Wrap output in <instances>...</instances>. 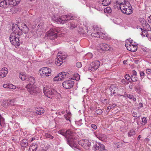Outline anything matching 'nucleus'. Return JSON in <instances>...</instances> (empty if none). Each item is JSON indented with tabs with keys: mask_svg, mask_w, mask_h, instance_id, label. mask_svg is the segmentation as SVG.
I'll list each match as a JSON object with an SVG mask.
<instances>
[{
	"mask_svg": "<svg viewBox=\"0 0 151 151\" xmlns=\"http://www.w3.org/2000/svg\"><path fill=\"white\" fill-rule=\"evenodd\" d=\"M77 137L76 135L67 137L66 141L68 144L72 148H75L80 150V147L77 144L78 140Z\"/></svg>",
	"mask_w": 151,
	"mask_h": 151,
	"instance_id": "obj_1",
	"label": "nucleus"
},
{
	"mask_svg": "<svg viewBox=\"0 0 151 151\" xmlns=\"http://www.w3.org/2000/svg\"><path fill=\"white\" fill-rule=\"evenodd\" d=\"M74 17L73 16L70 15H65L63 17H56L55 16L52 18V20L55 23L58 24H63L66 23L69 20L73 19Z\"/></svg>",
	"mask_w": 151,
	"mask_h": 151,
	"instance_id": "obj_2",
	"label": "nucleus"
},
{
	"mask_svg": "<svg viewBox=\"0 0 151 151\" xmlns=\"http://www.w3.org/2000/svg\"><path fill=\"white\" fill-rule=\"evenodd\" d=\"M19 38L17 37H16L12 34H11L9 37V40L12 44L14 45L16 48H18L20 44L19 39Z\"/></svg>",
	"mask_w": 151,
	"mask_h": 151,
	"instance_id": "obj_3",
	"label": "nucleus"
},
{
	"mask_svg": "<svg viewBox=\"0 0 151 151\" xmlns=\"http://www.w3.org/2000/svg\"><path fill=\"white\" fill-rule=\"evenodd\" d=\"M139 21L141 23L143 27V28H140L142 32H145L146 31H150V26L145 19L140 18L139 19Z\"/></svg>",
	"mask_w": 151,
	"mask_h": 151,
	"instance_id": "obj_4",
	"label": "nucleus"
},
{
	"mask_svg": "<svg viewBox=\"0 0 151 151\" xmlns=\"http://www.w3.org/2000/svg\"><path fill=\"white\" fill-rule=\"evenodd\" d=\"M119 89V87L116 85L115 84H111L109 87V90L111 92L110 96H112L113 95H114V96H121V95H120L118 92Z\"/></svg>",
	"mask_w": 151,
	"mask_h": 151,
	"instance_id": "obj_5",
	"label": "nucleus"
},
{
	"mask_svg": "<svg viewBox=\"0 0 151 151\" xmlns=\"http://www.w3.org/2000/svg\"><path fill=\"white\" fill-rule=\"evenodd\" d=\"M58 32V30L56 29L52 28L48 32L47 35L51 40H54L57 37V33Z\"/></svg>",
	"mask_w": 151,
	"mask_h": 151,
	"instance_id": "obj_6",
	"label": "nucleus"
},
{
	"mask_svg": "<svg viewBox=\"0 0 151 151\" xmlns=\"http://www.w3.org/2000/svg\"><path fill=\"white\" fill-rule=\"evenodd\" d=\"M54 90L47 87H44L43 89V92L45 95L47 97L51 99L54 96Z\"/></svg>",
	"mask_w": 151,
	"mask_h": 151,
	"instance_id": "obj_7",
	"label": "nucleus"
},
{
	"mask_svg": "<svg viewBox=\"0 0 151 151\" xmlns=\"http://www.w3.org/2000/svg\"><path fill=\"white\" fill-rule=\"evenodd\" d=\"M100 64V63L99 60H95L90 64V66L88 68V70L90 71H94L99 68Z\"/></svg>",
	"mask_w": 151,
	"mask_h": 151,
	"instance_id": "obj_8",
	"label": "nucleus"
},
{
	"mask_svg": "<svg viewBox=\"0 0 151 151\" xmlns=\"http://www.w3.org/2000/svg\"><path fill=\"white\" fill-rule=\"evenodd\" d=\"M12 29L14 33V34H13L14 35V34H15L19 36H20L22 34L21 29L17 24H13L12 27Z\"/></svg>",
	"mask_w": 151,
	"mask_h": 151,
	"instance_id": "obj_9",
	"label": "nucleus"
},
{
	"mask_svg": "<svg viewBox=\"0 0 151 151\" xmlns=\"http://www.w3.org/2000/svg\"><path fill=\"white\" fill-rule=\"evenodd\" d=\"M74 84V82L71 80H67L64 81L62 83V86L64 88L69 89L72 88Z\"/></svg>",
	"mask_w": 151,
	"mask_h": 151,
	"instance_id": "obj_10",
	"label": "nucleus"
},
{
	"mask_svg": "<svg viewBox=\"0 0 151 151\" xmlns=\"http://www.w3.org/2000/svg\"><path fill=\"white\" fill-rule=\"evenodd\" d=\"M98 50L100 52L104 51H107L109 50V47L108 45L105 43H101L97 47Z\"/></svg>",
	"mask_w": 151,
	"mask_h": 151,
	"instance_id": "obj_11",
	"label": "nucleus"
},
{
	"mask_svg": "<svg viewBox=\"0 0 151 151\" xmlns=\"http://www.w3.org/2000/svg\"><path fill=\"white\" fill-rule=\"evenodd\" d=\"M91 35L96 37H101L102 39H105L106 40H109L111 39L109 37H107L105 34L99 32H96L92 33Z\"/></svg>",
	"mask_w": 151,
	"mask_h": 151,
	"instance_id": "obj_12",
	"label": "nucleus"
},
{
	"mask_svg": "<svg viewBox=\"0 0 151 151\" xmlns=\"http://www.w3.org/2000/svg\"><path fill=\"white\" fill-rule=\"evenodd\" d=\"M126 44L125 46L127 49L128 50L134 52H136L137 49V45L132 44H129L128 45V43L127 41H126Z\"/></svg>",
	"mask_w": 151,
	"mask_h": 151,
	"instance_id": "obj_13",
	"label": "nucleus"
},
{
	"mask_svg": "<svg viewBox=\"0 0 151 151\" xmlns=\"http://www.w3.org/2000/svg\"><path fill=\"white\" fill-rule=\"evenodd\" d=\"M93 150L95 151L98 150L102 151L104 150L105 146L100 142H97L96 144L93 146Z\"/></svg>",
	"mask_w": 151,
	"mask_h": 151,
	"instance_id": "obj_14",
	"label": "nucleus"
},
{
	"mask_svg": "<svg viewBox=\"0 0 151 151\" xmlns=\"http://www.w3.org/2000/svg\"><path fill=\"white\" fill-rule=\"evenodd\" d=\"M120 8L123 13L127 14H130L133 12L132 6H129V8H127L126 7L123 8L122 6H120Z\"/></svg>",
	"mask_w": 151,
	"mask_h": 151,
	"instance_id": "obj_15",
	"label": "nucleus"
},
{
	"mask_svg": "<svg viewBox=\"0 0 151 151\" xmlns=\"http://www.w3.org/2000/svg\"><path fill=\"white\" fill-rule=\"evenodd\" d=\"M78 144L81 145H81L85 148L86 146H87V147L86 148V149H89V147L91 146V142H89V141L86 139H84L82 140L81 141H78Z\"/></svg>",
	"mask_w": 151,
	"mask_h": 151,
	"instance_id": "obj_16",
	"label": "nucleus"
},
{
	"mask_svg": "<svg viewBox=\"0 0 151 151\" xmlns=\"http://www.w3.org/2000/svg\"><path fill=\"white\" fill-rule=\"evenodd\" d=\"M96 136L99 139L104 142H105L107 141V137L104 134L99 133L96 135Z\"/></svg>",
	"mask_w": 151,
	"mask_h": 151,
	"instance_id": "obj_17",
	"label": "nucleus"
},
{
	"mask_svg": "<svg viewBox=\"0 0 151 151\" xmlns=\"http://www.w3.org/2000/svg\"><path fill=\"white\" fill-rule=\"evenodd\" d=\"M69 73L64 72H60L58 74V76L59 77L60 80H63L64 79L68 77Z\"/></svg>",
	"mask_w": 151,
	"mask_h": 151,
	"instance_id": "obj_18",
	"label": "nucleus"
},
{
	"mask_svg": "<svg viewBox=\"0 0 151 151\" xmlns=\"http://www.w3.org/2000/svg\"><path fill=\"white\" fill-rule=\"evenodd\" d=\"M64 58L62 56H60L57 57L55 60V64L58 66H60L63 63V60Z\"/></svg>",
	"mask_w": 151,
	"mask_h": 151,
	"instance_id": "obj_19",
	"label": "nucleus"
},
{
	"mask_svg": "<svg viewBox=\"0 0 151 151\" xmlns=\"http://www.w3.org/2000/svg\"><path fill=\"white\" fill-rule=\"evenodd\" d=\"M7 73V68L5 67L3 68L0 71V77L2 78L5 77Z\"/></svg>",
	"mask_w": 151,
	"mask_h": 151,
	"instance_id": "obj_20",
	"label": "nucleus"
},
{
	"mask_svg": "<svg viewBox=\"0 0 151 151\" xmlns=\"http://www.w3.org/2000/svg\"><path fill=\"white\" fill-rule=\"evenodd\" d=\"M21 27L22 28L21 29L22 32H23L24 33L27 34L29 31V29L25 24H22Z\"/></svg>",
	"mask_w": 151,
	"mask_h": 151,
	"instance_id": "obj_21",
	"label": "nucleus"
},
{
	"mask_svg": "<svg viewBox=\"0 0 151 151\" xmlns=\"http://www.w3.org/2000/svg\"><path fill=\"white\" fill-rule=\"evenodd\" d=\"M19 78L23 81H27L28 77V75L24 73H19Z\"/></svg>",
	"mask_w": 151,
	"mask_h": 151,
	"instance_id": "obj_22",
	"label": "nucleus"
},
{
	"mask_svg": "<svg viewBox=\"0 0 151 151\" xmlns=\"http://www.w3.org/2000/svg\"><path fill=\"white\" fill-rule=\"evenodd\" d=\"M48 71V68L46 67H43L42 70V73H40L42 76H49L50 75H48L47 71Z\"/></svg>",
	"mask_w": 151,
	"mask_h": 151,
	"instance_id": "obj_23",
	"label": "nucleus"
},
{
	"mask_svg": "<svg viewBox=\"0 0 151 151\" xmlns=\"http://www.w3.org/2000/svg\"><path fill=\"white\" fill-rule=\"evenodd\" d=\"M15 100L14 99L6 100L3 101V102L5 104H7L8 106H14V102Z\"/></svg>",
	"mask_w": 151,
	"mask_h": 151,
	"instance_id": "obj_24",
	"label": "nucleus"
},
{
	"mask_svg": "<svg viewBox=\"0 0 151 151\" xmlns=\"http://www.w3.org/2000/svg\"><path fill=\"white\" fill-rule=\"evenodd\" d=\"M5 119L3 116V115L0 114V124L2 127H5Z\"/></svg>",
	"mask_w": 151,
	"mask_h": 151,
	"instance_id": "obj_25",
	"label": "nucleus"
},
{
	"mask_svg": "<svg viewBox=\"0 0 151 151\" xmlns=\"http://www.w3.org/2000/svg\"><path fill=\"white\" fill-rule=\"evenodd\" d=\"M99 2L103 5L107 6L110 3L111 0H100Z\"/></svg>",
	"mask_w": 151,
	"mask_h": 151,
	"instance_id": "obj_26",
	"label": "nucleus"
},
{
	"mask_svg": "<svg viewBox=\"0 0 151 151\" xmlns=\"http://www.w3.org/2000/svg\"><path fill=\"white\" fill-rule=\"evenodd\" d=\"M20 1V0H9V4L16 6L19 3Z\"/></svg>",
	"mask_w": 151,
	"mask_h": 151,
	"instance_id": "obj_27",
	"label": "nucleus"
},
{
	"mask_svg": "<svg viewBox=\"0 0 151 151\" xmlns=\"http://www.w3.org/2000/svg\"><path fill=\"white\" fill-rule=\"evenodd\" d=\"M9 0H5L0 3V7L6 8L8 3L9 4Z\"/></svg>",
	"mask_w": 151,
	"mask_h": 151,
	"instance_id": "obj_28",
	"label": "nucleus"
},
{
	"mask_svg": "<svg viewBox=\"0 0 151 151\" xmlns=\"http://www.w3.org/2000/svg\"><path fill=\"white\" fill-rule=\"evenodd\" d=\"M28 140L26 139H24L22 140L21 141L22 142L21 145V146L26 147L28 145Z\"/></svg>",
	"mask_w": 151,
	"mask_h": 151,
	"instance_id": "obj_29",
	"label": "nucleus"
},
{
	"mask_svg": "<svg viewBox=\"0 0 151 151\" xmlns=\"http://www.w3.org/2000/svg\"><path fill=\"white\" fill-rule=\"evenodd\" d=\"M37 142L33 143L32 145L30 146L29 150V151H31V149L37 150Z\"/></svg>",
	"mask_w": 151,
	"mask_h": 151,
	"instance_id": "obj_30",
	"label": "nucleus"
},
{
	"mask_svg": "<svg viewBox=\"0 0 151 151\" xmlns=\"http://www.w3.org/2000/svg\"><path fill=\"white\" fill-rule=\"evenodd\" d=\"M31 89H29V92L30 94H33V93H36L37 92V88L33 87H32L31 88Z\"/></svg>",
	"mask_w": 151,
	"mask_h": 151,
	"instance_id": "obj_31",
	"label": "nucleus"
},
{
	"mask_svg": "<svg viewBox=\"0 0 151 151\" xmlns=\"http://www.w3.org/2000/svg\"><path fill=\"white\" fill-rule=\"evenodd\" d=\"M66 134V136H67V134H68L69 135V136H71L72 135H74L75 133L74 132H73L72 130L71 129H69L67 130L65 132Z\"/></svg>",
	"mask_w": 151,
	"mask_h": 151,
	"instance_id": "obj_32",
	"label": "nucleus"
},
{
	"mask_svg": "<svg viewBox=\"0 0 151 151\" xmlns=\"http://www.w3.org/2000/svg\"><path fill=\"white\" fill-rule=\"evenodd\" d=\"M27 81H28L29 82L34 83H35V79L33 77L28 76Z\"/></svg>",
	"mask_w": 151,
	"mask_h": 151,
	"instance_id": "obj_33",
	"label": "nucleus"
},
{
	"mask_svg": "<svg viewBox=\"0 0 151 151\" xmlns=\"http://www.w3.org/2000/svg\"><path fill=\"white\" fill-rule=\"evenodd\" d=\"M131 79L130 82L132 83L133 82H137V81H139L137 80V76H131Z\"/></svg>",
	"mask_w": 151,
	"mask_h": 151,
	"instance_id": "obj_34",
	"label": "nucleus"
},
{
	"mask_svg": "<svg viewBox=\"0 0 151 151\" xmlns=\"http://www.w3.org/2000/svg\"><path fill=\"white\" fill-rule=\"evenodd\" d=\"M137 84L134 86V88H135V90L137 91H139L140 90V82L137 81Z\"/></svg>",
	"mask_w": 151,
	"mask_h": 151,
	"instance_id": "obj_35",
	"label": "nucleus"
},
{
	"mask_svg": "<svg viewBox=\"0 0 151 151\" xmlns=\"http://www.w3.org/2000/svg\"><path fill=\"white\" fill-rule=\"evenodd\" d=\"M135 132L133 129L130 130L128 133V135L129 137H131L133 135H135Z\"/></svg>",
	"mask_w": 151,
	"mask_h": 151,
	"instance_id": "obj_36",
	"label": "nucleus"
},
{
	"mask_svg": "<svg viewBox=\"0 0 151 151\" xmlns=\"http://www.w3.org/2000/svg\"><path fill=\"white\" fill-rule=\"evenodd\" d=\"M80 78V76L77 73H75L74 74V78H72L71 79L73 80H75L76 81L78 80Z\"/></svg>",
	"mask_w": 151,
	"mask_h": 151,
	"instance_id": "obj_37",
	"label": "nucleus"
},
{
	"mask_svg": "<svg viewBox=\"0 0 151 151\" xmlns=\"http://www.w3.org/2000/svg\"><path fill=\"white\" fill-rule=\"evenodd\" d=\"M124 78L125 79H126L127 81H128L130 83H131L132 82H130L131 79V76H130L129 74H126L124 76Z\"/></svg>",
	"mask_w": 151,
	"mask_h": 151,
	"instance_id": "obj_38",
	"label": "nucleus"
},
{
	"mask_svg": "<svg viewBox=\"0 0 151 151\" xmlns=\"http://www.w3.org/2000/svg\"><path fill=\"white\" fill-rule=\"evenodd\" d=\"M104 11L105 12L108 13H110L112 12L111 8L109 7H107L106 9H104Z\"/></svg>",
	"mask_w": 151,
	"mask_h": 151,
	"instance_id": "obj_39",
	"label": "nucleus"
},
{
	"mask_svg": "<svg viewBox=\"0 0 151 151\" xmlns=\"http://www.w3.org/2000/svg\"><path fill=\"white\" fill-rule=\"evenodd\" d=\"M147 120L146 118L144 117L142 118V124L145 125L147 124Z\"/></svg>",
	"mask_w": 151,
	"mask_h": 151,
	"instance_id": "obj_40",
	"label": "nucleus"
},
{
	"mask_svg": "<svg viewBox=\"0 0 151 151\" xmlns=\"http://www.w3.org/2000/svg\"><path fill=\"white\" fill-rule=\"evenodd\" d=\"M128 98L130 99H132L134 101H136V99L132 94H128Z\"/></svg>",
	"mask_w": 151,
	"mask_h": 151,
	"instance_id": "obj_41",
	"label": "nucleus"
},
{
	"mask_svg": "<svg viewBox=\"0 0 151 151\" xmlns=\"http://www.w3.org/2000/svg\"><path fill=\"white\" fill-rule=\"evenodd\" d=\"M58 134H60L65 137V138H66L67 137V136H66L65 132L62 131L60 130L58 132Z\"/></svg>",
	"mask_w": 151,
	"mask_h": 151,
	"instance_id": "obj_42",
	"label": "nucleus"
},
{
	"mask_svg": "<svg viewBox=\"0 0 151 151\" xmlns=\"http://www.w3.org/2000/svg\"><path fill=\"white\" fill-rule=\"evenodd\" d=\"M132 115L133 117L136 118H134V120H135L136 119H137V118H139L140 116L139 115L138 116H137V113L136 112H135L134 111L132 113Z\"/></svg>",
	"mask_w": 151,
	"mask_h": 151,
	"instance_id": "obj_43",
	"label": "nucleus"
},
{
	"mask_svg": "<svg viewBox=\"0 0 151 151\" xmlns=\"http://www.w3.org/2000/svg\"><path fill=\"white\" fill-rule=\"evenodd\" d=\"M70 28L71 29H73L76 27L75 24L74 22H71L70 24Z\"/></svg>",
	"mask_w": 151,
	"mask_h": 151,
	"instance_id": "obj_44",
	"label": "nucleus"
},
{
	"mask_svg": "<svg viewBox=\"0 0 151 151\" xmlns=\"http://www.w3.org/2000/svg\"><path fill=\"white\" fill-rule=\"evenodd\" d=\"M139 74L141 79H143L145 76V74L143 71H140L139 72Z\"/></svg>",
	"mask_w": 151,
	"mask_h": 151,
	"instance_id": "obj_45",
	"label": "nucleus"
},
{
	"mask_svg": "<svg viewBox=\"0 0 151 151\" xmlns=\"http://www.w3.org/2000/svg\"><path fill=\"white\" fill-rule=\"evenodd\" d=\"M32 87V83H29L27 85L25 86V88L27 89V90L29 92V89H30Z\"/></svg>",
	"mask_w": 151,
	"mask_h": 151,
	"instance_id": "obj_46",
	"label": "nucleus"
},
{
	"mask_svg": "<svg viewBox=\"0 0 151 151\" xmlns=\"http://www.w3.org/2000/svg\"><path fill=\"white\" fill-rule=\"evenodd\" d=\"M116 105L115 104H113L112 105L109 106L107 107V110L109 111L111 109L114 108L116 106Z\"/></svg>",
	"mask_w": 151,
	"mask_h": 151,
	"instance_id": "obj_47",
	"label": "nucleus"
},
{
	"mask_svg": "<svg viewBox=\"0 0 151 151\" xmlns=\"http://www.w3.org/2000/svg\"><path fill=\"white\" fill-rule=\"evenodd\" d=\"M121 82L124 84L126 85H128L129 82L128 81H127L124 79H122L121 81Z\"/></svg>",
	"mask_w": 151,
	"mask_h": 151,
	"instance_id": "obj_48",
	"label": "nucleus"
},
{
	"mask_svg": "<svg viewBox=\"0 0 151 151\" xmlns=\"http://www.w3.org/2000/svg\"><path fill=\"white\" fill-rule=\"evenodd\" d=\"M127 5L128 6H132L131 5L130 3L128 2L127 1H126L125 0V3H123L122 4V5Z\"/></svg>",
	"mask_w": 151,
	"mask_h": 151,
	"instance_id": "obj_49",
	"label": "nucleus"
},
{
	"mask_svg": "<svg viewBox=\"0 0 151 151\" xmlns=\"http://www.w3.org/2000/svg\"><path fill=\"white\" fill-rule=\"evenodd\" d=\"M103 112V111L101 109H98L96 111V113L98 114L101 115Z\"/></svg>",
	"mask_w": 151,
	"mask_h": 151,
	"instance_id": "obj_50",
	"label": "nucleus"
},
{
	"mask_svg": "<svg viewBox=\"0 0 151 151\" xmlns=\"http://www.w3.org/2000/svg\"><path fill=\"white\" fill-rule=\"evenodd\" d=\"M76 66L78 68H80L82 66V64L81 62H78L76 63Z\"/></svg>",
	"mask_w": 151,
	"mask_h": 151,
	"instance_id": "obj_51",
	"label": "nucleus"
},
{
	"mask_svg": "<svg viewBox=\"0 0 151 151\" xmlns=\"http://www.w3.org/2000/svg\"><path fill=\"white\" fill-rule=\"evenodd\" d=\"M16 87L15 86L13 85V84H9V88L10 89H15L16 88Z\"/></svg>",
	"mask_w": 151,
	"mask_h": 151,
	"instance_id": "obj_52",
	"label": "nucleus"
},
{
	"mask_svg": "<svg viewBox=\"0 0 151 151\" xmlns=\"http://www.w3.org/2000/svg\"><path fill=\"white\" fill-rule=\"evenodd\" d=\"M146 73L148 75H151V69H147L146 70Z\"/></svg>",
	"mask_w": 151,
	"mask_h": 151,
	"instance_id": "obj_53",
	"label": "nucleus"
},
{
	"mask_svg": "<svg viewBox=\"0 0 151 151\" xmlns=\"http://www.w3.org/2000/svg\"><path fill=\"white\" fill-rule=\"evenodd\" d=\"M102 102L104 104H107L109 103V101L106 99H105L104 100H102Z\"/></svg>",
	"mask_w": 151,
	"mask_h": 151,
	"instance_id": "obj_54",
	"label": "nucleus"
},
{
	"mask_svg": "<svg viewBox=\"0 0 151 151\" xmlns=\"http://www.w3.org/2000/svg\"><path fill=\"white\" fill-rule=\"evenodd\" d=\"M46 137L47 138H50L51 139H53L54 138L53 136H52L50 134H46Z\"/></svg>",
	"mask_w": 151,
	"mask_h": 151,
	"instance_id": "obj_55",
	"label": "nucleus"
},
{
	"mask_svg": "<svg viewBox=\"0 0 151 151\" xmlns=\"http://www.w3.org/2000/svg\"><path fill=\"white\" fill-rule=\"evenodd\" d=\"M76 123L79 126H81L83 124V123L82 122L81 119L79 121H76Z\"/></svg>",
	"mask_w": 151,
	"mask_h": 151,
	"instance_id": "obj_56",
	"label": "nucleus"
},
{
	"mask_svg": "<svg viewBox=\"0 0 151 151\" xmlns=\"http://www.w3.org/2000/svg\"><path fill=\"white\" fill-rule=\"evenodd\" d=\"M64 116L67 121L69 120L70 122V117L68 116V115L65 114L64 115Z\"/></svg>",
	"mask_w": 151,
	"mask_h": 151,
	"instance_id": "obj_57",
	"label": "nucleus"
},
{
	"mask_svg": "<svg viewBox=\"0 0 151 151\" xmlns=\"http://www.w3.org/2000/svg\"><path fill=\"white\" fill-rule=\"evenodd\" d=\"M126 41H127V42L128 43V45L129 44H132V43L133 40H131V38H129V40H126Z\"/></svg>",
	"mask_w": 151,
	"mask_h": 151,
	"instance_id": "obj_58",
	"label": "nucleus"
},
{
	"mask_svg": "<svg viewBox=\"0 0 151 151\" xmlns=\"http://www.w3.org/2000/svg\"><path fill=\"white\" fill-rule=\"evenodd\" d=\"M132 74L131 76H137V72L135 70H133L132 72Z\"/></svg>",
	"mask_w": 151,
	"mask_h": 151,
	"instance_id": "obj_59",
	"label": "nucleus"
},
{
	"mask_svg": "<svg viewBox=\"0 0 151 151\" xmlns=\"http://www.w3.org/2000/svg\"><path fill=\"white\" fill-rule=\"evenodd\" d=\"M147 31L146 32H142V34H141V35L143 37H144L145 36V35H146V36H147Z\"/></svg>",
	"mask_w": 151,
	"mask_h": 151,
	"instance_id": "obj_60",
	"label": "nucleus"
},
{
	"mask_svg": "<svg viewBox=\"0 0 151 151\" xmlns=\"http://www.w3.org/2000/svg\"><path fill=\"white\" fill-rule=\"evenodd\" d=\"M91 126V127L95 130H96L97 128V126L95 124H92Z\"/></svg>",
	"mask_w": 151,
	"mask_h": 151,
	"instance_id": "obj_61",
	"label": "nucleus"
},
{
	"mask_svg": "<svg viewBox=\"0 0 151 151\" xmlns=\"http://www.w3.org/2000/svg\"><path fill=\"white\" fill-rule=\"evenodd\" d=\"M48 71H47L48 75H50V76H51L52 73H51L52 70L51 69L48 68Z\"/></svg>",
	"mask_w": 151,
	"mask_h": 151,
	"instance_id": "obj_62",
	"label": "nucleus"
},
{
	"mask_svg": "<svg viewBox=\"0 0 151 151\" xmlns=\"http://www.w3.org/2000/svg\"><path fill=\"white\" fill-rule=\"evenodd\" d=\"M53 79L55 81H58L60 80L59 77L58 76V75L54 78Z\"/></svg>",
	"mask_w": 151,
	"mask_h": 151,
	"instance_id": "obj_63",
	"label": "nucleus"
},
{
	"mask_svg": "<svg viewBox=\"0 0 151 151\" xmlns=\"http://www.w3.org/2000/svg\"><path fill=\"white\" fill-rule=\"evenodd\" d=\"M9 84H4L3 85V87L4 88H9Z\"/></svg>",
	"mask_w": 151,
	"mask_h": 151,
	"instance_id": "obj_64",
	"label": "nucleus"
}]
</instances>
